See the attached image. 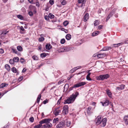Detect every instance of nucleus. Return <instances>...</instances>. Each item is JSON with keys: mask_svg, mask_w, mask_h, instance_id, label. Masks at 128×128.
Here are the masks:
<instances>
[{"mask_svg": "<svg viewBox=\"0 0 128 128\" xmlns=\"http://www.w3.org/2000/svg\"><path fill=\"white\" fill-rule=\"evenodd\" d=\"M63 109L68 110V106L67 105L64 106L63 107Z\"/></svg>", "mask_w": 128, "mask_h": 128, "instance_id": "bf43d9fd", "label": "nucleus"}, {"mask_svg": "<svg viewBox=\"0 0 128 128\" xmlns=\"http://www.w3.org/2000/svg\"><path fill=\"white\" fill-rule=\"evenodd\" d=\"M48 16L49 18L51 19H52L54 18V16L52 14L50 13L48 15Z\"/></svg>", "mask_w": 128, "mask_h": 128, "instance_id": "cd10ccee", "label": "nucleus"}, {"mask_svg": "<svg viewBox=\"0 0 128 128\" xmlns=\"http://www.w3.org/2000/svg\"><path fill=\"white\" fill-rule=\"evenodd\" d=\"M86 84V83L85 82H81L79 83L78 84H74V85H73L72 87L70 88H69V90H72L73 88H78L79 87L82 86Z\"/></svg>", "mask_w": 128, "mask_h": 128, "instance_id": "f03ea898", "label": "nucleus"}, {"mask_svg": "<svg viewBox=\"0 0 128 128\" xmlns=\"http://www.w3.org/2000/svg\"><path fill=\"white\" fill-rule=\"evenodd\" d=\"M66 125L67 126L69 127L70 126L71 124V122L70 121H67L66 122Z\"/></svg>", "mask_w": 128, "mask_h": 128, "instance_id": "ea45409f", "label": "nucleus"}, {"mask_svg": "<svg viewBox=\"0 0 128 128\" xmlns=\"http://www.w3.org/2000/svg\"><path fill=\"white\" fill-rule=\"evenodd\" d=\"M91 109L92 107H88L87 109V113L89 114H91L90 110Z\"/></svg>", "mask_w": 128, "mask_h": 128, "instance_id": "a211bd4d", "label": "nucleus"}, {"mask_svg": "<svg viewBox=\"0 0 128 128\" xmlns=\"http://www.w3.org/2000/svg\"><path fill=\"white\" fill-rule=\"evenodd\" d=\"M5 68L8 71H9L10 70V67L8 64H6L5 65Z\"/></svg>", "mask_w": 128, "mask_h": 128, "instance_id": "412c9836", "label": "nucleus"}, {"mask_svg": "<svg viewBox=\"0 0 128 128\" xmlns=\"http://www.w3.org/2000/svg\"><path fill=\"white\" fill-rule=\"evenodd\" d=\"M9 32V31H7V30L4 29L2 30V32L0 34V35H2L3 34L4 36L6 35Z\"/></svg>", "mask_w": 128, "mask_h": 128, "instance_id": "2eb2a0df", "label": "nucleus"}, {"mask_svg": "<svg viewBox=\"0 0 128 128\" xmlns=\"http://www.w3.org/2000/svg\"><path fill=\"white\" fill-rule=\"evenodd\" d=\"M48 100L47 99H46L45 100H44L43 101V103L44 104H45L46 103H48Z\"/></svg>", "mask_w": 128, "mask_h": 128, "instance_id": "13d9d810", "label": "nucleus"}, {"mask_svg": "<svg viewBox=\"0 0 128 128\" xmlns=\"http://www.w3.org/2000/svg\"><path fill=\"white\" fill-rule=\"evenodd\" d=\"M66 38L67 40H69L71 38V36L70 34H68L66 36Z\"/></svg>", "mask_w": 128, "mask_h": 128, "instance_id": "f3484780", "label": "nucleus"}, {"mask_svg": "<svg viewBox=\"0 0 128 128\" xmlns=\"http://www.w3.org/2000/svg\"><path fill=\"white\" fill-rule=\"evenodd\" d=\"M17 50L20 52L22 51V48L20 46H18L17 47Z\"/></svg>", "mask_w": 128, "mask_h": 128, "instance_id": "5701e85b", "label": "nucleus"}, {"mask_svg": "<svg viewBox=\"0 0 128 128\" xmlns=\"http://www.w3.org/2000/svg\"><path fill=\"white\" fill-rule=\"evenodd\" d=\"M106 122L107 119L106 118L102 119L100 124L101 126L102 127H104L106 124Z\"/></svg>", "mask_w": 128, "mask_h": 128, "instance_id": "0eeeda50", "label": "nucleus"}, {"mask_svg": "<svg viewBox=\"0 0 128 128\" xmlns=\"http://www.w3.org/2000/svg\"><path fill=\"white\" fill-rule=\"evenodd\" d=\"M46 125L48 127H52V124L50 122H48L46 124Z\"/></svg>", "mask_w": 128, "mask_h": 128, "instance_id": "4c0bfd02", "label": "nucleus"}, {"mask_svg": "<svg viewBox=\"0 0 128 128\" xmlns=\"http://www.w3.org/2000/svg\"><path fill=\"white\" fill-rule=\"evenodd\" d=\"M107 54L106 53H102L98 54L97 55V57L98 58H102L105 57Z\"/></svg>", "mask_w": 128, "mask_h": 128, "instance_id": "f8f14e48", "label": "nucleus"}, {"mask_svg": "<svg viewBox=\"0 0 128 128\" xmlns=\"http://www.w3.org/2000/svg\"><path fill=\"white\" fill-rule=\"evenodd\" d=\"M61 112V110H58L56 111L55 112V115L56 116L58 115L59 113Z\"/></svg>", "mask_w": 128, "mask_h": 128, "instance_id": "e433bc0d", "label": "nucleus"}, {"mask_svg": "<svg viewBox=\"0 0 128 128\" xmlns=\"http://www.w3.org/2000/svg\"><path fill=\"white\" fill-rule=\"evenodd\" d=\"M71 48L70 47H66L61 49L60 52H66L69 51Z\"/></svg>", "mask_w": 128, "mask_h": 128, "instance_id": "6e6552de", "label": "nucleus"}, {"mask_svg": "<svg viewBox=\"0 0 128 128\" xmlns=\"http://www.w3.org/2000/svg\"><path fill=\"white\" fill-rule=\"evenodd\" d=\"M102 119L101 117L100 116L97 117L95 120L96 123V125L100 124Z\"/></svg>", "mask_w": 128, "mask_h": 128, "instance_id": "39448f33", "label": "nucleus"}, {"mask_svg": "<svg viewBox=\"0 0 128 128\" xmlns=\"http://www.w3.org/2000/svg\"><path fill=\"white\" fill-rule=\"evenodd\" d=\"M51 120L50 118H45L39 122V123L42 124L46 123V124L48 122H50Z\"/></svg>", "mask_w": 128, "mask_h": 128, "instance_id": "423d86ee", "label": "nucleus"}, {"mask_svg": "<svg viewBox=\"0 0 128 128\" xmlns=\"http://www.w3.org/2000/svg\"><path fill=\"white\" fill-rule=\"evenodd\" d=\"M106 92L107 94L109 96L111 94V93L110 92V91L109 90L107 89L106 90Z\"/></svg>", "mask_w": 128, "mask_h": 128, "instance_id": "58836bf2", "label": "nucleus"}, {"mask_svg": "<svg viewBox=\"0 0 128 128\" xmlns=\"http://www.w3.org/2000/svg\"><path fill=\"white\" fill-rule=\"evenodd\" d=\"M41 97V96H38L37 99V100L36 101V102L37 103H38L39 102Z\"/></svg>", "mask_w": 128, "mask_h": 128, "instance_id": "4d7b16f0", "label": "nucleus"}, {"mask_svg": "<svg viewBox=\"0 0 128 128\" xmlns=\"http://www.w3.org/2000/svg\"><path fill=\"white\" fill-rule=\"evenodd\" d=\"M66 4V1L64 0L62 1L61 2V4L62 5H64Z\"/></svg>", "mask_w": 128, "mask_h": 128, "instance_id": "864d4df0", "label": "nucleus"}, {"mask_svg": "<svg viewBox=\"0 0 128 128\" xmlns=\"http://www.w3.org/2000/svg\"><path fill=\"white\" fill-rule=\"evenodd\" d=\"M78 92H75L74 94H72L70 96H77L78 95Z\"/></svg>", "mask_w": 128, "mask_h": 128, "instance_id": "09e8293b", "label": "nucleus"}, {"mask_svg": "<svg viewBox=\"0 0 128 128\" xmlns=\"http://www.w3.org/2000/svg\"><path fill=\"white\" fill-rule=\"evenodd\" d=\"M59 118H55L54 119L53 121V123H57L58 122V121L59 120Z\"/></svg>", "mask_w": 128, "mask_h": 128, "instance_id": "c85d7f7f", "label": "nucleus"}, {"mask_svg": "<svg viewBox=\"0 0 128 128\" xmlns=\"http://www.w3.org/2000/svg\"><path fill=\"white\" fill-rule=\"evenodd\" d=\"M42 124H40L37 125L35 126L34 128H40L42 126Z\"/></svg>", "mask_w": 128, "mask_h": 128, "instance_id": "7c9ffc66", "label": "nucleus"}, {"mask_svg": "<svg viewBox=\"0 0 128 128\" xmlns=\"http://www.w3.org/2000/svg\"><path fill=\"white\" fill-rule=\"evenodd\" d=\"M29 15L30 16H32L33 15V13L31 11L29 12L28 13Z\"/></svg>", "mask_w": 128, "mask_h": 128, "instance_id": "052dcab7", "label": "nucleus"}, {"mask_svg": "<svg viewBox=\"0 0 128 128\" xmlns=\"http://www.w3.org/2000/svg\"><path fill=\"white\" fill-rule=\"evenodd\" d=\"M63 112L66 114L68 113V110L63 109Z\"/></svg>", "mask_w": 128, "mask_h": 128, "instance_id": "37998d69", "label": "nucleus"}, {"mask_svg": "<svg viewBox=\"0 0 128 128\" xmlns=\"http://www.w3.org/2000/svg\"><path fill=\"white\" fill-rule=\"evenodd\" d=\"M49 3L51 5L53 4L54 3V0H50Z\"/></svg>", "mask_w": 128, "mask_h": 128, "instance_id": "6e6d98bb", "label": "nucleus"}, {"mask_svg": "<svg viewBox=\"0 0 128 128\" xmlns=\"http://www.w3.org/2000/svg\"><path fill=\"white\" fill-rule=\"evenodd\" d=\"M124 120L126 125H128V115L124 116Z\"/></svg>", "mask_w": 128, "mask_h": 128, "instance_id": "9b49d317", "label": "nucleus"}, {"mask_svg": "<svg viewBox=\"0 0 128 128\" xmlns=\"http://www.w3.org/2000/svg\"><path fill=\"white\" fill-rule=\"evenodd\" d=\"M44 40V38L43 37H41L39 38L38 39L39 41L40 42H42Z\"/></svg>", "mask_w": 128, "mask_h": 128, "instance_id": "c03bdc74", "label": "nucleus"}, {"mask_svg": "<svg viewBox=\"0 0 128 128\" xmlns=\"http://www.w3.org/2000/svg\"><path fill=\"white\" fill-rule=\"evenodd\" d=\"M85 0H78V2L80 4L82 3L83 2H85Z\"/></svg>", "mask_w": 128, "mask_h": 128, "instance_id": "a18cd8bd", "label": "nucleus"}, {"mask_svg": "<svg viewBox=\"0 0 128 128\" xmlns=\"http://www.w3.org/2000/svg\"><path fill=\"white\" fill-rule=\"evenodd\" d=\"M64 80H60L58 82V84H60L62 83H63L64 81Z\"/></svg>", "mask_w": 128, "mask_h": 128, "instance_id": "8fccbe9b", "label": "nucleus"}, {"mask_svg": "<svg viewBox=\"0 0 128 128\" xmlns=\"http://www.w3.org/2000/svg\"><path fill=\"white\" fill-rule=\"evenodd\" d=\"M17 16L18 18L21 20H24V18L22 15L19 14Z\"/></svg>", "mask_w": 128, "mask_h": 128, "instance_id": "393cba45", "label": "nucleus"}, {"mask_svg": "<svg viewBox=\"0 0 128 128\" xmlns=\"http://www.w3.org/2000/svg\"><path fill=\"white\" fill-rule=\"evenodd\" d=\"M102 26L100 25L99 26L98 28L99 29H100L102 28Z\"/></svg>", "mask_w": 128, "mask_h": 128, "instance_id": "338daca9", "label": "nucleus"}, {"mask_svg": "<svg viewBox=\"0 0 128 128\" xmlns=\"http://www.w3.org/2000/svg\"><path fill=\"white\" fill-rule=\"evenodd\" d=\"M123 44V43H122V42H121V43H118V44H113V45H117V46H114V47H118L119 46L122 45V44Z\"/></svg>", "mask_w": 128, "mask_h": 128, "instance_id": "c756f323", "label": "nucleus"}, {"mask_svg": "<svg viewBox=\"0 0 128 128\" xmlns=\"http://www.w3.org/2000/svg\"><path fill=\"white\" fill-rule=\"evenodd\" d=\"M86 78L87 80H91V78L90 77V76H86Z\"/></svg>", "mask_w": 128, "mask_h": 128, "instance_id": "e2e57ef3", "label": "nucleus"}, {"mask_svg": "<svg viewBox=\"0 0 128 128\" xmlns=\"http://www.w3.org/2000/svg\"><path fill=\"white\" fill-rule=\"evenodd\" d=\"M69 24L67 20L64 21L63 23V25L65 26H66L68 25Z\"/></svg>", "mask_w": 128, "mask_h": 128, "instance_id": "473e14b6", "label": "nucleus"}, {"mask_svg": "<svg viewBox=\"0 0 128 128\" xmlns=\"http://www.w3.org/2000/svg\"><path fill=\"white\" fill-rule=\"evenodd\" d=\"M65 122L63 120L59 122L56 126V128H63L65 127L66 126Z\"/></svg>", "mask_w": 128, "mask_h": 128, "instance_id": "7ed1b4c3", "label": "nucleus"}, {"mask_svg": "<svg viewBox=\"0 0 128 128\" xmlns=\"http://www.w3.org/2000/svg\"><path fill=\"white\" fill-rule=\"evenodd\" d=\"M125 86L123 84H122L120 85L119 86L120 87V90H123L124 88V87Z\"/></svg>", "mask_w": 128, "mask_h": 128, "instance_id": "a19ab883", "label": "nucleus"}, {"mask_svg": "<svg viewBox=\"0 0 128 128\" xmlns=\"http://www.w3.org/2000/svg\"><path fill=\"white\" fill-rule=\"evenodd\" d=\"M9 63L11 64H14V62L13 60L10 59L9 60Z\"/></svg>", "mask_w": 128, "mask_h": 128, "instance_id": "de8ad7c7", "label": "nucleus"}, {"mask_svg": "<svg viewBox=\"0 0 128 128\" xmlns=\"http://www.w3.org/2000/svg\"><path fill=\"white\" fill-rule=\"evenodd\" d=\"M4 52V51L2 49H0V54H3Z\"/></svg>", "mask_w": 128, "mask_h": 128, "instance_id": "680f3d73", "label": "nucleus"}, {"mask_svg": "<svg viewBox=\"0 0 128 128\" xmlns=\"http://www.w3.org/2000/svg\"><path fill=\"white\" fill-rule=\"evenodd\" d=\"M111 47L110 46H106L104 48L101 50L102 51H106L111 49Z\"/></svg>", "mask_w": 128, "mask_h": 128, "instance_id": "ddd939ff", "label": "nucleus"}, {"mask_svg": "<svg viewBox=\"0 0 128 128\" xmlns=\"http://www.w3.org/2000/svg\"><path fill=\"white\" fill-rule=\"evenodd\" d=\"M88 18V14L86 13L84 16V21L86 22Z\"/></svg>", "mask_w": 128, "mask_h": 128, "instance_id": "4468645a", "label": "nucleus"}, {"mask_svg": "<svg viewBox=\"0 0 128 128\" xmlns=\"http://www.w3.org/2000/svg\"><path fill=\"white\" fill-rule=\"evenodd\" d=\"M20 30L22 31H24L25 30L22 26H21L20 27Z\"/></svg>", "mask_w": 128, "mask_h": 128, "instance_id": "0e129e2a", "label": "nucleus"}, {"mask_svg": "<svg viewBox=\"0 0 128 128\" xmlns=\"http://www.w3.org/2000/svg\"><path fill=\"white\" fill-rule=\"evenodd\" d=\"M32 58L34 60H37L38 59V57L36 55H34L32 56Z\"/></svg>", "mask_w": 128, "mask_h": 128, "instance_id": "f704fd0d", "label": "nucleus"}, {"mask_svg": "<svg viewBox=\"0 0 128 128\" xmlns=\"http://www.w3.org/2000/svg\"><path fill=\"white\" fill-rule=\"evenodd\" d=\"M29 120L30 122H33L34 120V118L32 117H30L29 118Z\"/></svg>", "mask_w": 128, "mask_h": 128, "instance_id": "3c124183", "label": "nucleus"}, {"mask_svg": "<svg viewBox=\"0 0 128 128\" xmlns=\"http://www.w3.org/2000/svg\"><path fill=\"white\" fill-rule=\"evenodd\" d=\"M85 3L86 1H85V2H83L82 3H81V5L79 4L78 7H82L83 6H85Z\"/></svg>", "mask_w": 128, "mask_h": 128, "instance_id": "2f4dec72", "label": "nucleus"}, {"mask_svg": "<svg viewBox=\"0 0 128 128\" xmlns=\"http://www.w3.org/2000/svg\"><path fill=\"white\" fill-rule=\"evenodd\" d=\"M81 67L80 66H78L77 67H74V68H72V69L75 72L77 70H78V69L80 68Z\"/></svg>", "mask_w": 128, "mask_h": 128, "instance_id": "c9c22d12", "label": "nucleus"}, {"mask_svg": "<svg viewBox=\"0 0 128 128\" xmlns=\"http://www.w3.org/2000/svg\"><path fill=\"white\" fill-rule=\"evenodd\" d=\"M65 42V40L63 38L61 40H60V43L61 44H63Z\"/></svg>", "mask_w": 128, "mask_h": 128, "instance_id": "49530a36", "label": "nucleus"}, {"mask_svg": "<svg viewBox=\"0 0 128 128\" xmlns=\"http://www.w3.org/2000/svg\"><path fill=\"white\" fill-rule=\"evenodd\" d=\"M12 70L13 72L16 73L17 72V70L16 68L15 67H12Z\"/></svg>", "mask_w": 128, "mask_h": 128, "instance_id": "a878e982", "label": "nucleus"}, {"mask_svg": "<svg viewBox=\"0 0 128 128\" xmlns=\"http://www.w3.org/2000/svg\"><path fill=\"white\" fill-rule=\"evenodd\" d=\"M100 103L102 104V106H106L109 104V102L108 100H106L105 101L101 102Z\"/></svg>", "mask_w": 128, "mask_h": 128, "instance_id": "9d476101", "label": "nucleus"}, {"mask_svg": "<svg viewBox=\"0 0 128 128\" xmlns=\"http://www.w3.org/2000/svg\"><path fill=\"white\" fill-rule=\"evenodd\" d=\"M24 61V60L23 58H21L20 60V62L22 63H23Z\"/></svg>", "mask_w": 128, "mask_h": 128, "instance_id": "5fc2aeb1", "label": "nucleus"}, {"mask_svg": "<svg viewBox=\"0 0 128 128\" xmlns=\"http://www.w3.org/2000/svg\"><path fill=\"white\" fill-rule=\"evenodd\" d=\"M12 50L13 53H14L15 54H19V52L17 51L16 50V49H14V48H12Z\"/></svg>", "mask_w": 128, "mask_h": 128, "instance_id": "b1692460", "label": "nucleus"}, {"mask_svg": "<svg viewBox=\"0 0 128 128\" xmlns=\"http://www.w3.org/2000/svg\"><path fill=\"white\" fill-rule=\"evenodd\" d=\"M8 85V84H6L4 83L2 84L0 86V88H1L4 87L5 86H7Z\"/></svg>", "mask_w": 128, "mask_h": 128, "instance_id": "6ab92c4d", "label": "nucleus"}, {"mask_svg": "<svg viewBox=\"0 0 128 128\" xmlns=\"http://www.w3.org/2000/svg\"><path fill=\"white\" fill-rule=\"evenodd\" d=\"M115 11V10H114L110 13L107 18L106 20V22L108 21V19L112 16L113 15Z\"/></svg>", "mask_w": 128, "mask_h": 128, "instance_id": "1a4fd4ad", "label": "nucleus"}, {"mask_svg": "<svg viewBox=\"0 0 128 128\" xmlns=\"http://www.w3.org/2000/svg\"><path fill=\"white\" fill-rule=\"evenodd\" d=\"M99 32H100L98 31L94 32L92 33V35L93 36H95L97 35Z\"/></svg>", "mask_w": 128, "mask_h": 128, "instance_id": "aec40b11", "label": "nucleus"}, {"mask_svg": "<svg viewBox=\"0 0 128 128\" xmlns=\"http://www.w3.org/2000/svg\"><path fill=\"white\" fill-rule=\"evenodd\" d=\"M28 1L30 3L33 4V0H28Z\"/></svg>", "mask_w": 128, "mask_h": 128, "instance_id": "69168bd1", "label": "nucleus"}, {"mask_svg": "<svg viewBox=\"0 0 128 128\" xmlns=\"http://www.w3.org/2000/svg\"><path fill=\"white\" fill-rule=\"evenodd\" d=\"M76 96H70L68 98L66 99L64 102V104H70L73 102L76 98Z\"/></svg>", "mask_w": 128, "mask_h": 128, "instance_id": "f257e3e1", "label": "nucleus"}, {"mask_svg": "<svg viewBox=\"0 0 128 128\" xmlns=\"http://www.w3.org/2000/svg\"><path fill=\"white\" fill-rule=\"evenodd\" d=\"M46 49L50 50L52 48L51 45L50 44H48L46 46Z\"/></svg>", "mask_w": 128, "mask_h": 128, "instance_id": "dca6fc26", "label": "nucleus"}, {"mask_svg": "<svg viewBox=\"0 0 128 128\" xmlns=\"http://www.w3.org/2000/svg\"><path fill=\"white\" fill-rule=\"evenodd\" d=\"M13 60L14 62H18L19 61V58L17 57H14Z\"/></svg>", "mask_w": 128, "mask_h": 128, "instance_id": "4be33fe9", "label": "nucleus"}, {"mask_svg": "<svg viewBox=\"0 0 128 128\" xmlns=\"http://www.w3.org/2000/svg\"><path fill=\"white\" fill-rule=\"evenodd\" d=\"M101 10L100 9H99L98 11V14H100L101 12Z\"/></svg>", "mask_w": 128, "mask_h": 128, "instance_id": "774afa93", "label": "nucleus"}, {"mask_svg": "<svg viewBox=\"0 0 128 128\" xmlns=\"http://www.w3.org/2000/svg\"><path fill=\"white\" fill-rule=\"evenodd\" d=\"M68 84H66L64 87V91L66 90V91L67 89H68Z\"/></svg>", "mask_w": 128, "mask_h": 128, "instance_id": "bb28decb", "label": "nucleus"}, {"mask_svg": "<svg viewBox=\"0 0 128 128\" xmlns=\"http://www.w3.org/2000/svg\"><path fill=\"white\" fill-rule=\"evenodd\" d=\"M46 56V54L45 53H42L40 54V56L42 58L45 57Z\"/></svg>", "mask_w": 128, "mask_h": 128, "instance_id": "79ce46f5", "label": "nucleus"}, {"mask_svg": "<svg viewBox=\"0 0 128 128\" xmlns=\"http://www.w3.org/2000/svg\"><path fill=\"white\" fill-rule=\"evenodd\" d=\"M99 22L98 20H96L94 22V26H96L99 24Z\"/></svg>", "mask_w": 128, "mask_h": 128, "instance_id": "72a5a7b5", "label": "nucleus"}, {"mask_svg": "<svg viewBox=\"0 0 128 128\" xmlns=\"http://www.w3.org/2000/svg\"><path fill=\"white\" fill-rule=\"evenodd\" d=\"M49 17L48 16H44L45 19L46 20L49 21Z\"/></svg>", "mask_w": 128, "mask_h": 128, "instance_id": "603ef678", "label": "nucleus"}, {"mask_svg": "<svg viewBox=\"0 0 128 128\" xmlns=\"http://www.w3.org/2000/svg\"><path fill=\"white\" fill-rule=\"evenodd\" d=\"M109 77V75L108 74H106L104 75H100L98 76L97 79L99 80H103L105 79H107Z\"/></svg>", "mask_w": 128, "mask_h": 128, "instance_id": "20e7f679", "label": "nucleus"}]
</instances>
